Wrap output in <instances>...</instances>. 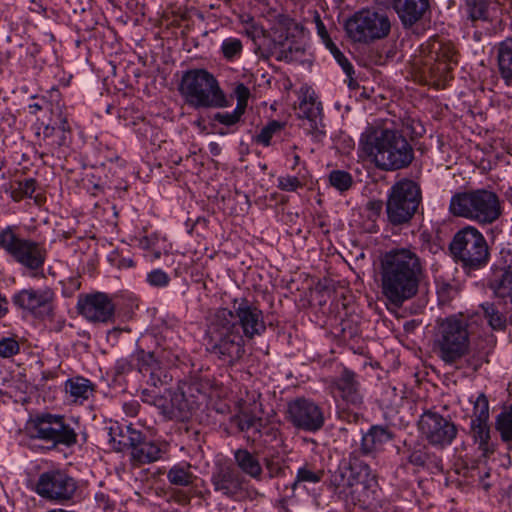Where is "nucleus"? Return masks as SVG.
I'll return each mask as SVG.
<instances>
[{
    "label": "nucleus",
    "instance_id": "obj_40",
    "mask_svg": "<svg viewBox=\"0 0 512 512\" xmlns=\"http://www.w3.org/2000/svg\"><path fill=\"white\" fill-rule=\"evenodd\" d=\"M489 403L484 394H479L473 401V413L471 421H488Z\"/></svg>",
    "mask_w": 512,
    "mask_h": 512
},
{
    "label": "nucleus",
    "instance_id": "obj_12",
    "mask_svg": "<svg viewBox=\"0 0 512 512\" xmlns=\"http://www.w3.org/2000/svg\"><path fill=\"white\" fill-rule=\"evenodd\" d=\"M0 248L29 270L42 268L46 259V250L40 243L21 238L12 227L0 231Z\"/></svg>",
    "mask_w": 512,
    "mask_h": 512
},
{
    "label": "nucleus",
    "instance_id": "obj_33",
    "mask_svg": "<svg viewBox=\"0 0 512 512\" xmlns=\"http://www.w3.org/2000/svg\"><path fill=\"white\" fill-rule=\"evenodd\" d=\"M471 434L483 452L489 451L490 427L488 421H471Z\"/></svg>",
    "mask_w": 512,
    "mask_h": 512
},
{
    "label": "nucleus",
    "instance_id": "obj_6",
    "mask_svg": "<svg viewBox=\"0 0 512 512\" xmlns=\"http://www.w3.org/2000/svg\"><path fill=\"white\" fill-rule=\"evenodd\" d=\"M435 348L440 359L447 364L455 363L469 352L468 320L462 314L446 317L438 323Z\"/></svg>",
    "mask_w": 512,
    "mask_h": 512
},
{
    "label": "nucleus",
    "instance_id": "obj_3",
    "mask_svg": "<svg viewBox=\"0 0 512 512\" xmlns=\"http://www.w3.org/2000/svg\"><path fill=\"white\" fill-rule=\"evenodd\" d=\"M359 149L385 171L405 168L414 158L413 148L401 132L381 127H366Z\"/></svg>",
    "mask_w": 512,
    "mask_h": 512
},
{
    "label": "nucleus",
    "instance_id": "obj_39",
    "mask_svg": "<svg viewBox=\"0 0 512 512\" xmlns=\"http://www.w3.org/2000/svg\"><path fill=\"white\" fill-rule=\"evenodd\" d=\"M329 183L339 192H345L351 188L353 178L350 173L344 170H333L329 174Z\"/></svg>",
    "mask_w": 512,
    "mask_h": 512
},
{
    "label": "nucleus",
    "instance_id": "obj_47",
    "mask_svg": "<svg viewBox=\"0 0 512 512\" xmlns=\"http://www.w3.org/2000/svg\"><path fill=\"white\" fill-rule=\"evenodd\" d=\"M122 442L124 445H127L131 448V450L134 449L135 446H138L142 441V434L141 432L131 428L130 426L126 427V431L121 432Z\"/></svg>",
    "mask_w": 512,
    "mask_h": 512
},
{
    "label": "nucleus",
    "instance_id": "obj_7",
    "mask_svg": "<svg viewBox=\"0 0 512 512\" xmlns=\"http://www.w3.org/2000/svg\"><path fill=\"white\" fill-rule=\"evenodd\" d=\"M35 492L57 505L74 504L80 498L78 481L59 468L42 472L37 479Z\"/></svg>",
    "mask_w": 512,
    "mask_h": 512
},
{
    "label": "nucleus",
    "instance_id": "obj_23",
    "mask_svg": "<svg viewBox=\"0 0 512 512\" xmlns=\"http://www.w3.org/2000/svg\"><path fill=\"white\" fill-rule=\"evenodd\" d=\"M392 6L405 27H411L429 10V0H392Z\"/></svg>",
    "mask_w": 512,
    "mask_h": 512
},
{
    "label": "nucleus",
    "instance_id": "obj_8",
    "mask_svg": "<svg viewBox=\"0 0 512 512\" xmlns=\"http://www.w3.org/2000/svg\"><path fill=\"white\" fill-rule=\"evenodd\" d=\"M449 248L454 258L466 267L477 269L488 261L487 241L474 226L467 225L457 231Z\"/></svg>",
    "mask_w": 512,
    "mask_h": 512
},
{
    "label": "nucleus",
    "instance_id": "obj_43",
    "mask_svg": "<svg viewBox=\"0 0 512 512\" xmlns=\"http://www.w3.org/2000/svg\"><path fill=\"white\" fill-rule=\"evenodd\" d=\"M147 283L156 288H164L169 285L170 277L162 269H154L146 275Z\"/></svg>",
    "mask_w": 512,
    "mask_h": 512
},
{
    "label": "nucleus",
    "instance_id": "obj_54",
    "mask_svg": "<svg viewBox=\"0 0 512 512\" xmlns=\"http://www.w3.org/2000/svg\"><path fill=\"white\" fill-rule=\"evenodd\" d=\"M158 241V236L156 234H152L150 236H143L139 239V246L142 249H155Z\"/></svg>",
    "mask_w": 512,
    "mask_h": 512
},
{
    "label": "nucleus",
    "instance_id": "obj_11",
    "mask_svg": "<svg viewBox=\"0 0 512 512\" xmlns=\"http://www.w3.org/2000/svg\"><path fill=\"white\" fill-rule=\"evenodd\" d=\"M421 202L420 187L410 179H401L390 189L387 215L392 224H402L411 219Z\"/></svg>",
    "mask_w": 512,
    "mask_h": 512
},
{
    "label": "nucleus",
    "instance_id": "obj_16",
    "mask_svg": "<svg viewBox=\"0 0 512 512\" xmlns=\"http://www.w3.org/2000/svg\"><path fill=\"white\" fill-rule=\"evenodd\" d=\"M425 54L424 65L434 77L446 78L448 72L457 64L454 45L441 39H431L422 46Z\"/></svg>",
    "mask_w": 512,
    "mask_h": 512
},
{
    "label": "nucleus",
    "instance_id": "obj_55",
    "mask_svg": "<svg viewBox=\"0 0 512 512\" xmlns=\"http://www.w3.org/2000/svg\"><path fill=\"white\" fill-rule=\"evenodd\" d=\"M8 313V300L0 293V319Z\"/></svg>",
    "mask_w": 512,
    "mask_h": 512
},
{
    "label": "nucleus",
    "instance_id": "obj_46",
    "mask_svg": "<svg viewBox=\"0 0 512 512\" xmlns=\"http://www.w3.org/2000/svg\"><path fill=\"white\" fill-rule=\"evenodd\" d=\"M277 182V187L285 192H294L303 186V183L298 177L291 175L280 176L278 177Z\"/></svg>",
    "mask_w": 512,
    "mask_h": 512
},
{
    "label": "nucleus",
    "instance_id": "obj_21",
    "mask_svg": "<svg viewBox=\"0 0 512 512\" xmlns=\"http://www.w3.org/2000/svg\"><path fill=\"white\" fill-rule=\"evenodd\" d=\"M211 483L216 492L226 497H234L242 490V479L232 467L221 465L213 471Z\"/></svg>",
    "mask_w": 512,
    "mask_h": 512
},
{
    "label": "nucleus",
    "instance_id": "obj_56",
    "mask_svg": "<svg viewBox=\"0 0 512 512\" xmlns=\"http://www.w3.org/2000/svg\"><path fill=\"white\" fill-rule=\"evenodd\" d=\"M129 368H130V365L125 360H120L116 364V370H117L118 373H124L127 370H129Z\"/></svg>",
    "mask_w": 512,
    "mask_h": 512
},
{
    "label": "nucleus",
    "instance_id": "obj_25",
    "mask_svg": "<svg viewBox=\"0 0 512 512\" xmlns=\"http://www.w3.org/2000/svg\"><path fill=\"white\" fill-rule=\"evenodd\" d=\"M392 438L393 434L390 430L380 425H374L362 436L361 452L364 455H375L381 452L384 445Z\"/></svg>",
    "mask_w": 512,
    "mask_h": 512
},
{
    "label": "nucleus",
    "instance_id": "obj_42",
    "mask_svg": "<svg viewBox=\"0 0 512 512\" xmlns=\"http://www.w3.org/2000/svg\"><path fill=\"white\" fill-rule=\"evenodd\" d=\"M20 351V344L14 337H1L0 338V357L10 358L18 354Z\"/></svg>",
    "mask_w": 512,
    "mask_h": 512
},
{
    "label": "nucleus",
    "instance_id": "obj_64",
    "mask_svg": "<svg viewBox=\"0 0 512 512\" xmlns=\"http://www.w3.org/2000/svg\"><path fill=\"white\" fill-rule=\"evenodd\" d=\"M0 512H7V510L4 507L0 506Z\"/></svg>",
    "mask_w": 512,
    "mask_h": 512
},
{
    "label": "nucleus",
    "instance_id": "obj_31",
    "mask_svg": "<svg viewBox=\"0 0 512 512\" xmlns=\"http://www.w3.org/2000/svg\"><path fill=\"white\" fill-rule=\"evenodd\" d=\"M324 476V471L321 469H313L311 466L305 464L298 468L295 479L291 484L293 491L302 489L307 490L309 484L319 483Z\"/></svg>",
    "mask_w": 512,
    "mask_h": 512
},
{
    "label": "nucleus",
    "instance_id": "obj_22",
    "mask_svg": "<svg viewBox=\"0 0 512 512\" xmlns=\"http://www.w3.org/2000/svg\"><path fill=\"white\" fill-rule=\"evenodd\" d=\"M333 386L347 405L358 407L362 404L363 394L360 383L356 374L351 370L344 369L339 377L335 379Z\"/></svg>",
    "mask_w": 512,
    "mask_h": 512
},
{
    "label": "nucleus",
    "instance_id": "obj_13",
    "mask_svg": "<svg viewBox=\"0 0 512 512\" xmlns=\"http://www.w3.org/2000/svg\"><path fill=\"white\" fill-rule=\"evenodd\" d=\"M26 429L30 437L52 442L53 445L71 446L77 440L74 429L59 415H37L29 420Z\"/></svg>",
    "mask_w": 512,
    "mask_h": 512
},
{
    "label": "nucleus",
    "instance_id": "obj_34",
    "mask_svg": "<svg viewBox=\"0 0 512 512\" xmlns=\"http://www.w3.org/2000/svg\"><path fill=\"white\" fill-rule=\"evenodd\" d=\"M492 289L497 298L505 304H512V272H505L500 280L492 285Z\"/></svg>",
    "mask_w": 512,
    "mask_h": 512
},
{
    "label": "nucleus",
    "instance_id": "obj_17",
    "mask_svg": "<svg viewBox=\"0 0 512 512\" xmlns=\"http://www.w3.org/2000/svg\"><path fill=\"white\" fill-rule=\"evenodd\" d=\"M419 430L428 443L437 448L449 446L458 433L450 419L434 412H426L421 416Z\"/></svg>",
    "mask_w": 512,
    "mask_h": 512
},
{
    "label": "nucleus",
    "instance_id": "obj_59",
    "mask_svg": "<svg viewBox=\"0 0 512 512\" xmlns=\"http://www.w3.org/2000/svg\"><path fill=\"white\" fill-rule=\"evenodd\" d=\"M210 147H211L210 151H211L214 155L218 154L219 149H218L217 144H215V143H211V144H210Z\"/></svg>",
    "mask_w": 512,
    "mask_h": 512
},
{
    "label": "nucleus",
    "instance_id": "obj_20",
    "mask_svg": "<svg viewBox=\"0 0 512 512\" xmlns=\"http://www.w3.org/2000/svg\"><path fill=\"white\" fill-rule=\"evenodd\" d=\"M77 308L80 315L90 322H108L115 312L114 303L103 292H95L79 297Z\"/></svg>",
    "mask_w": 512,
    "mask_h": 512
},
{
    "label": "nucleus",
    "instance_id": "obj_27",
    "mask_svg": "<svg viewBox=\"0 0 512 512\" xmlns=\"http://www.w3.org/2000/svg\"><path fill=\"white\" fill-rule=\"evenodd\" d=\"M497 66L507 86L512 87V38H506L496 47Z\"/></svg>",
    "mask_w": 512,
    "mask_h": 512
},
{
    "label": "nucleus",
    "instance_id": "obj_4",
    "mask_svg": "<svg viewBox=\"0 0 512 512\" xmlns=\"http://www.w3.org/2000/svg\"><path fill=\"white\" fill-rule=\"evenodd\" d=\"M179 93L186 105L194 109L225 108L227 97L217 78L206 69H190L180 80Z\"/></svg>",
    "mask_w": 512,
    "mask_h": 512
},
{
    "label": "nucleus",
    "instance_id": "obj_62",
    "mask_svg": "<svg viewBox=\"0 0 512 512\" xmlns=\"http://www.w3.org/2000/svg\"><path fill=\"white\" fill-rule=\"evenodd\" d=\"M482 485L485 490L489 488V484L487 482L482 481Z\"/></svg>",
    "mask_w": 512,
    "mask_h": 512
},
{
    "label": "nucleus",
    "instance_id": "obj_44",
    "mask_svg": "<svg viewBox=\"0 0 512 512\" xmlns=\"http://www.w3.org/2000/svg\"><path fill=\"white\" fill-rule=\"evenodd\" d=\"M243 114L240 111V107H235L232 112H218L214 114L213 119L225 126H232L240 121Z\"/></svg>",
    "mask_w": 512,
    "mask_h": 512
},
{
    "label": "nucleus",
    "instance_id": "obj_37",
    "mask_svg": "<svg viewBox=\"0 0 512 512\" xmlns=\"http://www.w3.org/2000/svg\"><path fill=\"white\" fill-rule=\"evenodd\" d=\"M496 430L503 441L512 440V405L497 416Z\"/></svg>",
    "mask_w": 512,
    "mask_h": 512
},
{
    "label": "nucleus",
    "instance_id": "obj_57",
    "mask_svg": "<svg viewBox=\"0 0 512 512\" xmlns=\"http://www.w3.org/2000/svg\"><path fill=\"white\" fill-rule=\"evenodd\" d=\"M250 21H254V19L252 17H250L249 15L241 17V23L244 25V28L247 26V23H249Z\"/></svg>",
    "mask_w": 512,
    "mask_h": 512
},
{
    "label": "nucleus",
    "instance_id": "obj_60",
    "mask_svg": "<svg viewBox=\"0 0 512 512\" xmlns=\"http://www.w3.org/2000/svg\"><path fill=\"white\" fill-rule=\"evenodd\" d=\"M299 161H300L299 155L295 154L293 156V166H292V168H295L299 164Z\"/></svg>",
    "mask_w": 512,
    "mask_h": 512
},
{
    "label": "nucleus",
    "instance_id": "obj_5",
    "mask_svg": "<svg viewBox=\"0 0 512 512\" xmlns=\"http://www.w3.org/2000/svg\"><path fill=\"white\" fill-rule=\"evenodd\" d=\"M449 211L457 217H462L479 224H492L502 214L501 202L498 195L487 189H476L460 192L452 196Z\"/></svg>",
    "mask_w": 512,
    "mask_h": 512
},
{
    "label": "nucleus",
    "instance_id": "obj_19",
    "mask_svg": "<svg viewBox=\"0 0 512 512\" xmlns=\"http://www.w3.org/2000/svg\"><path fill=\"white\" fill-rule=\"evenodd\" d=\"M299 117L307 121L308 132L316 139L325 135L322 119V104L318 101L315 91L309 86L299 90Z\"/></svg>",
    "mask_w": 512,
    "mask_h": 512
},
{
    "label": "nucleus",
    "instance_id": "obj_9",
    "mask_svg": "<svg viewBox=\"0 0 512 512\" xmlns=\"http://www.w3.org/2000/svg\"><path fill=\"white\" fill-rule=\"evenodd\" d=\"M244 33L254 43L257 50L270 53L277 46H282L290 38L303 33V27L288 16L281 15L268 33L255 21H250L244 28Z\"/></svg>",
    "mask_w": 512,
    "mask_h": 512
},
{
    "label": "nucleus",
    "instance_id": "obj_15",
    "mask_svg": "<svg viewBox=\"0 0 512 512\" xmlns=\"http://www.w3.org/2000/svg\"><path fill=\"white\" fill-rule=\"evenodd\" d=\"M286 415L295 428L306 432H316L325 423L322 408L307 398H296L288 402Z\"/></svg>",
    "mask_w": 512,
    "mask_h": 512
},
{
    "label": "nucleus",
    "instance_id": "obj_29",
    "mask_svg": "<svg viewBox=\"0 0 512 512\" xmlns=\"http://www.w3.org/2000/svg\"><path fill=\"white\" fill-rule=\"evenodd\" d=\"M163 447L151 441H142L131 450V458L138 464L151 463L161 458Z\"/></svg>",
    "mask_w": 512,
    "mask_h": 512
},
{
    "label": "nucleus",
    "instance_id": "obj_24",
    "mask_svg": "<svg viewBox=\"0 0 512 512\" xmlns=\"http://www.w3.org/2000/svg\"><path fill=\"white\" fill-rule=\"evenodd\" d=\"M137 366L139 372L148 377L147 382L152 386L157 387L167 382L168 376L153 353L144 350L139 351L137 353Z\"/></svg>",
    "mask_w": 512,
    "mask_h": 512
},
{
    "label": "nucleus",
    "instance_id": "obj_41",
    "mask_svg": "<svg viewBox=\"0 0 512 512\" xmlns=\"http://www.w3.org/2000/svg\"><path fill=\"white\" fill-rule=\"evenodd\" d=\"M282 128V124L278 121H271L265 127L262 128L260 133L256 137V141L263 146H269L273 135L279 132Z\"/></svg>",
    "mask_w": 512,
    "mask_h": 512
},
{
    "label": "nucleus",
    "instance_id": "obj_45",
    "mask_svg": "<svg viewBox=\"0 0 512 512\" xmlns=\"http://www.w3.org/2000/svg\"><path fill=\"white\" fill-rule=\"evenodd\" d=\"M36 182L34 179H26L18 183L17 189L13 192V197L16 201L21 200L24 197H32L35 192Z\"/></svg>",
    "mask_w": 512,
    "mask_h": 512
},
{
    "label": "nucleus",
    "instance_id": "obj_52",
    "mask_svg": "<svg viewBox=\"0 0 512 512\" xmlns=\"http://www.w3.org/2000/svg\"><path fill=\"white\" fill-rule=\"evenodd\" d=\"M95 501L97 505L103 509H112L114 508V501H112L108 494L103 491H98L95 493Z\"/></svg>",
    "mask_w": 512,
    "mask_h": 512
},
{
    "label": "nucleus",
    "instance_id": "obj_49",
    "mask_svg": "<svg viewBox=\"0 0 512 512\" xmlns=\"http://www.w3.org/2000/svg\"><path fill=\"white\" fill-rule=\"evenodd\" d=\"M172 404L182 414V417H187L188 413L194 408V402L184 399V393H175L172 398Z\"/></svg>",
    "mask_w": 512,
    "mask_h": 512
},
{
    "label": "nucleus",
    "instance_id": "obj_38",
    "mask_svg": "<svg viewBox=\"0 0 512 512\" xmlns=\"http://www.w3.org/2000/svg\"><path fill=\"white\" fill-rule=\"evenodd\" d=\"M347 467L338 468L330 478V484L334 487L335 493L339 496L349 499L348 496V477H347Z\"/></svg>",
    "mask_w": 512,
    "mask_h": 512
},
{
    "label": "nucleus",
    "instance_id": "obj_63",
    "mask_svg": "<svg viewBox=\"0 0 512 512\" xmlns=\"http://www.w3.org/2000/svg\"><path fill=\"white\" fill-rule=\"evenodd\" d=\"M372 205H373V206H376V208H377L378 210H380V208H381V204H380V203H372Z\"/></svg>",
    "mask_w": 512,
    "mask_h": 512
},
{
    "label": "nucleus",
    "instance_id": "obj_50",
    "mask_svg": "<svg viewBox=\"0 0 512 512\" xmlns=\"http://www.w3.org/2000/svg\"><path fill=\"white\" fill-rule=\"evenodd\" d=\"M238 425L242 431H248L250 429H255L256 431L260 432L258 429L260 426V419H258L255 416H251V415L244 414V413L241 414L239 416Z\"/></svg>",
    "mask_w": 512,
    "mask_h": 512
},
{
    "label": "nucleus",
    "instance_id": "obj_18",
    "mask_svg": "<svg viewBox=\"0 0 512 512\" xmlns=\"http://www.w3.org/2000/svg\"><path fill=\"white\" fill-rule=\"evenodd\" d=\"M54 293L48 288H26L18 291L12 297L13 303L37 317H47L53 312Z\"/></svg>",
    "mask_w": 512,
    "mask_h": 512
},
{
    "label": "nucleus",
    "instance_id": "obj_51",
    "mask_svg": "<svg viewBox=\"0 0 512 512\" xmlns=\"http://www.w3.org/2000/svg\"><path fill=\"white\" fill-rule=\"evenodd\" d=\"M331 44V47H330V51L331 53L333 54L334 58L337 60V62L340 64V66L342 67L343 71L347 74V75H351V73L353 72V66L352 64L348 61V59L341 53V51L335 46L334 43H330Z\"/></svg>",
    "mask_w": 512,
    "mask_h": 512
},
{
    "label": "nucleus",
    "instance_id": "obj_48",
    "mask_svg": "<svg viewBox=\"0 0 512 512\" xmlns=\"http://www.w3.org/2000/svg\"><path fill=\"white\" fill-rule=\"evenodd\" d=\"M233 94L237 99L236 107H240V111L245 113L250 97V90L243 83H238L233 90Z\"/></svg>",
    "mask_w": 512,
    "mask_h": 512
},
{
    "label": "nucleus",
    "instance_id": "obj_58",
    "mask_svg": "<svg viewBox=\"0 0 512 512\" xmlns=\"http://www.w3.org/2000/svg\"><path fill=\"white\" fill-rule=\"evenodd\" d=\"M122 267H132L133 261L131 259H122L121 264Z\"/></svg>",
    "mask_w": 512,
    "mask_h": 512
},
{
    "label": "nucleus",
    "instance_id": "obj_28",
    "mask_svg": "<svg viewBox=\"0 0 512 512\" xmlns=\"http://www.w3.org/2000/svg\"><path fill=\"white\" fill-rule=\"evenodd\" d=\"M65 390L75 403L82 404L94 393L93 383L84 377H73L66 381Z\"/></svg>",
    "mask_w": 512,
    "mask_h": 512
},
{
    "label": "nucleus",
    "instance_id": "obj_61",
    "mask_svg": "<svg viewBox=\"0 0 512 512\" xmlns=\"http://www.w3.org/2000/svg\"><path fill=\"white\" fill-rule=\"evenodd\" d=\"M31 108L35 109V110H40L41 109V106L38 105V104H33L30 106Z\"/></svg>",
    "mask_w": 512,
    "mask_h": 512
},
{
    "label": "nucleus",
    "instance_id": "obj_36",
    "mask_svg": "<svg viewBox=\"0 0 512 512\" xmlns=\"http://www.w3.org/2000/svg\"><path fill=\"white\" fill-rule=\"evenodd\" d=\"M484 316L490 327L494 330H503L506 327L507 319L492 303H484L481 305Z\"/></svg>",
    "mask_w": 512,
    "mask_h": 512
},
{
    "label": "nucleus",
    "instance_id": "obj_1",
    "mask_svg": "<svg viewBox=\"0 0 512 512\" xmlns=\"http://www.w3.org/2000/svg\"><path fill=\"white\" fill-rule=\"evenodd\" d=\"M233 309L216 310L207 328L208 350L228 364L244 356V337L252 339L266 330L262 311L246 299L235 300Z\"/></svg>",
    "mask_w": 512,
    "mask_h": 512
},
{
    "label": "nucleus",
    "instance_id": "obj_53",
    "mask_svg": "<svg viewBox=\"0 0 512 512\" xmlns=\"http://www.w3.org/2000/svg\"><path fill=\"white\" fill-rule=\"evenodd\" d=\"M315 23H316V28H317L318 35L325 42L327 48L330 49V47H331L330 43H333V42L329 38L328 32L326 30V27H325L324 23L321 21L319 16H317L315 18Z\"/></svg>",
    "mask_w": 512,
    "mask_h": 512
},
{
    "label": "nucleus",
    "instance_id": "obj_14",
    "mask_svg": "<svg viewBox=\"0 0 512 512\" xmlns=\"http://www.w3.org/2000/svg\"><path fill=\"white\" fill-rule=\"evenodd\" d=\"M348 496L353 502L372 505L377 498L378 482L370 466L355 461L347 466Z\"/></svg>",
    "mask_w": 512,
    "mask_h": 512
},
{
    "label": "nucleus",
    "instance_id": "obj_26",
    "mask_svg": "<svg viewBox=\"0 0 512 512\" xmlns=\"http://www.w3.org/2000/svg\"><path fill=\"white\" fill-rule=\"evenodd\" d=\"M498 7L497 0H466L464 11L472 22H488L496 13Z\"/></svg>",
    "mask_w": 512,
    "mask_h": 512
},
{
    "label": "nucleus",
    "instance_id": "obj_35",
    "mask_svg": "<svg viewBox=\"0 0 512 512\" xmlns=\"http://www.w3.org/2000/svg\"><path fill=\"white\" fill-rule=\"evenodd\" d=\"M220 51L225 60L233 62L238 60L243 52L242 41L235 37L225 38L220 46Z\"/></svg>",
    "mask_w": 512,
    "mask_h": 512
},
{
    "label": "nucleus",
    "instance_id": "obj_32",
    "mask_svg": "<svg viewBox=\"0 0 512 512\" xmlns=\"http://www.w3.org/2000/svg\"><path fill=\"white\" fill-rule=\"evenodd\" d=\"M167 479L171 485L188 487L194 483L196 476L191 471L189 463L180 462L168 470Z\"/></svg>",
    "mask_w": 512,
    "mask_h": 512
},
{
    "label": "nucleus",
    "instance_id": "obj_10",
    "mask_svg": "<svg viewBox=\"0 0 512 512\" xmlns=\"http://www.w3.org/2000/svg\"><path fill=\"white\" fill-rule=\"evenodd\" d=\"M391 22L385 13L362 9L345 22L347 36L358 43H370L388 36Z\"/></svg>",
    "mask_w": 512,
    "mask_h": 512
},
{
    "label": "nucleus",
    "instance_id": "obj_30",
    "mask_svg": "<svg viewBox=\"0 0 512 512\" xmlns=\"http://www.w3.org/2000/svg\"><path fill=\"white\" fill-rule=\"evenodd\" d=\"M234 458L239 469L252 478H259L262 474V467L258 458L245 449H238Z\"/></svg>",
    "mask_w": 512,
    "mask_h": 512
},
{
    "label": "nucleus",
    "instance_id": "obj_2",
    "mask_svg": "<svg viewBox=\"0 0 512 512\" xmlns=\"http://www.w3.org/2000/svg\"><path fill=\"white\" fill-rule=\"evenodd\" d=\"M424 277V265L416 249L395 247L380 258L381 293L396 307L418 293Z\"/></svg>",
    "mask_w": 512,
    "mask_h": 512
}]
</instances>
